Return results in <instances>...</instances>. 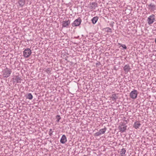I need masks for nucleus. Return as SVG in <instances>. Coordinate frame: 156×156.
Segmentation results:
<instances>
[{
  "label": "nucleus",
  "mask_w": 156,
  "mask_h": 156,
  "mask_svg": "<svg viewBox=\"0 0 156 156\" xmlns=\"http://www.w3.org/2000/svg\"><path fill=\"white\" fill-rule=\"evenodd\" d=\"M14 83H21L22 80L19 74L13 76L12 78Z\"/></svg>",
  "instance_id": "1"
},
{
  "label": "nucleus",
  "mask_w": 156,
  "mask_h": 156,
  "mask_svg": "<svg viewBox=\"0 0 156 156\" xmlns=\"http://www.w3.org/2000/svg\"><path fill=\"white\" fill-rule=\"evenodd\" d=\"M12 71L10 69H4L2 71L4 77L7 78L10 75Z\"/></svg>",
  "instance_id": "2"
},
{
  "label": "nucleus",
  "mask_w": 156,
  "mask_h": 156,
  "mask_svg": "<svg viewBox=\"0 0 156 156\" xmlns=\"http://www.w3.org/2000/svg\"><path fill=\"white\" fill-rule=\"evenodd\" d=\"M138 91L135 90H133L130 93L129 96L132 99H136L137 96Z\"/></svg>",
  "instance_id": "3"
},
{
  "label": "nucleus",
  "mask_w": 156,
  "mask_h": 156,
  "mask_svg": "<svg viewBox=\"0 0 156 156\" xmlns=\"http://www.w3.org/2000/svg\"><path fill=\"white\" fill-rule=\"evenodd\" d=\"M155 20V16L154 15L152 14L149 16L147 19V23L149 24H152Z\"/></svg>",
  "instance_id": "4"
},
{
  "label": "nucleus",
  "mask_w": 156,
  "mask_h": 156,
  "mask_svg": "<svg viewBox=\"0 0 156 156\" xmlns=\"http://www.w3.org/2000/svg\"><path fill=\"white\" fill-rule=\"evenodd\" d=\"M106 130V128L105 127L103 129H100L98 131L96 132L94 134V136H99L104 134Z\"/></svg>",
  "instance_id": "5"
},
{
  "label": "nucleus",
  "mask_w": 156,
  "mask_h": 156,
  "mask_svg": "<svg viewBox=\"0 0 156 156\" xmlns=\"http://www.w3.org/2000/svg\"><path fill=\"white\" fill-rule=\"evenodd\" d=\"M31 54V51L29 48H27L23 51V56L25 58L28 57Z\"/></svg>",
  "instance_id": "6"
},
{
  "label": "nucleus",
  "mask_w": 156,
  "mask_h": 156,
  "mask_svg": "<svg viewBox=\"0 0 156 156\" xmlns=\"http://www.w3.org/2000/svg\"><path fill=\"white\" fill-rule=\"evenodd\" d=\"M81 22V20L80 18L76 20L72 24L73 27H76L80 25Z\"/></svg>",
  "instance_id": "7"
},
{
  "label": "nucleus",
  "mask_w": 156,
  "mask_h": 156,
  "mask_svg": "<svg viewBox=\"0 0 156 156\" xmlns=\"http://www.w3.org/2000/svg\"><path fill=\"white\" fill-rule=\"evenodd\" d=\"M70 21L68 20L62 22V26L63 27H68V26L70 24Z\"/></svg>",
  "instance_id": "8"
},
{
  "label": "nucleus",
  "mask_w": 156,
  "mask_h": 156,
  "mask_svg": "<svg viewBox=\"0 0 156 156\" xmlns=\"http://www.w3.org/2000/svg\"><path fill=\"white\" fill-rule=\"evenodd\" d=\"M148 8L151 11H153L156 9V5L152 3L148 5Z\"/></svg>",
  "instance_id": "9"
},
{
  "label": "nucleus",
  "mask_w": 156,
  "mask_h": 156,
  "mask_svg": "<svg viewBox=\"0 0 156 156\" xmlns=\"http://www.w3.org/2000/svg\"><path fill=\"white\" fill-rule=\"evenodd\" d=\"M141 125V124L140 123V122L136 121L133 124V127L135 129H137L139 128Z\"/></svg>",
  "instance_id": "10"
},
{
  "label": "nucleus",
  "mask_w": 156,
  "mask_h": 156,
  "mask_svg": "<svg viewBox=\"0 0 156 156\" xmlns=\"http://www.w3.org/2000/svg\"><path fill=\"white\" fill-rule=\"evenodd\" d=\"M67 138L66 136L65 135H63L60 140L61 143L62 144H64L67 142Z\"/></svg>",
  "instance_id": "11"
},
{
  "label": "nucleus",
  "mask_w": 156,
  "mask_h": 156,
  "mask_svg": "<svg viewBox=\"0 0 156 156\" xmlns=\"http://www.w3.org/2000/svg\"><path fill=\"white\" fill-rule=\"evenodd\" d=\"M127 126L125 125H122L119 126V129L120 131L122 132H125Z\"/></svg>",
  "instance_id": "12"
},
{
  "label": "nucleus",
  "mask_w": 156,
  "mask_h": 156,
  "mask_svg": "<svg viewBox=\"0 0 156 156\" xmlns=\"http://www.w3.org/2000/svg\"><path fill=\"white\" fill-rule=\"evenodd\" d=\"M90 8L91 9H95L97 6V3L95 2H93L90 4Z\"/></svg>",
  "instance_id": "13"
},
{
  "label": "nucleus",
  "mask_w": 156,
  "mask_h": 156,
  "mask_svg": "<svg viewBox=\"0 0 156 156\" xmlns=\"http://www.w3.org/2000/svg\"><path fill=\"white\" fill-rule=\"evenodd\" d=\"M98 19V16H95L93 17L92 19V23L94 24H95L97 22Z\"/></svg>",
  "instance_id": "14"
},
{
  "label": "nucleus",
  "mask_w": 156,
  "mask_h": 156,
  "mask_svg": "<svg viewBox=\"0 0 156 156\" xmlns=\"http://www.w3.org/2000/svg\"><path fill=\"white\" fill-rule=\"evenodd\" d=\"M18 3L21 6H23L25 3V0H19L18 1Z\"/></svg>",
  "instance_id": "15"
},
{
  "label": "nucleus",
  "mask_w": 156,
  "mask_h": 156,
  "mask_svg": "<svg viewBox=\"0 0 156 156\" xmlns=\"http://www.w3.org/2000/svg\"><path fill=\"white\" fill-rule=\"evenodd\" d=\"M126 152V150L124 148L122 149L120 152V154L121 156H124Z\"/></svg>",
  "instance_id": "16"
},
{
  "label": "nucleus",
  "mask_w": 156,
  "mask_h": 156,
  "mask_svg": "<svg viewBox=\"0 0 156 156\" xmlns=\"http://www.w3.org/2000/svg\"><path fill=\"white\" fill-rule=\"evenodd\" d=\"M117 98V96L116 95V94H112L111 97L112 100L113 101H116Z\"/></svg>",
  "instance_id": "17"
},
{
  "label": "nucleus",
  "mask_w": 156,
  "mask_h": 156,
  "mask_svg": "<svg viewBox=\"0 0 156 156\" xmlns=\"http://www.w3.org/2000/svg\"><path fill=\"white\" fill-rule=\"evenodd\" d=\"M27 98L30 100H31L33 98V96L31 93H28L27 96Z\"/></svg>",
  "instance_id": "18"
},
{
  "label": "nucleus",
  "mask_w": 156,
  "mask_h": 156,
  "mask_svg": "<svg viewBox=\"0 0 156 156\" xmlns=\"http://www.w3.org/2000/svg\"><path fill=\"white\" fill-rule=\"evenodd\" d=\"M119 45H120L124 49H126L127 48V47L125 44H122L119 43H118Z\"/></svg>",
  "instance_id": "19"
},
{
  "label": "nucleus",
  "mask_w": 156,
  "mask_h": 156,
  "mask_svg": "<svg viewBox=\"0 0 156 156\" xmlns=\"http://www.w3.org/2000/svg\"><path fill=\"white\" fill-rule=\"evenodd\" d=\"M53 133V131H52V130L51 129H49V135L50 136H51L52 135V133Z\"/></svg>",
  "instance_id": "20"
},
{
  "label": "nucleus",
  "mask_w": 156,
  "mask_h": 156,
  "mask_svg": "<svg viewBox=\"0 0 156 156\" xmlns=\"http://www.w3.org/2000/svg\"><path fill=\"white\" fill-rule=\"evenodd\" d=\"M56 118L57 119V121L58 122L61 119L60 116L59 115H57L56 116Z\"/></svg>",
  "instance_id": "21"
},
{
  "label": "nucleus",
  "mask_w": 156,
  "mask_h": 156,
  "mask_svg": "<svg viewBox=\"0 0 156 156\" xmlns=\"http://www.w3.org/2000/svg\"><path fill=\"white\" fill-rule=\"evenodd\" d=\"M45 71L48 74L50 73L51 72L50 69H45Z\"/></svg>",
  "instance_id": "22"
},
{
  "label": "nucleus",
  "mask_w": 156,
  "mask_h": 156,
  "mask_svg": "<svg viewBox=\"0 0 156 156\" xmlns=\"http://www.w3.org/2000/svg\"><path fill=\"white\" fill-rule=\"evenodd\" d=\"M129 69H124V70L125 71V72H127V73L129 71Z\"/></svg>",
  "instance_id": "23"
},
{
  "label": "nucleus",
  "mask_w": 156,
  "mask_h": 156,
  "mask_svg": "<svg viewBox=\"0 0 156 156\" xmlns=\"http://www.w3.org/2000/svg\"><path fill=\"white\" fill-rule=\"evenodd\" d=\"M107 28V29H108L110 30V31H111V29H110V28L108 27V28Z\"/></svg>",
  "instance_id": "24"
}]
</instances>
